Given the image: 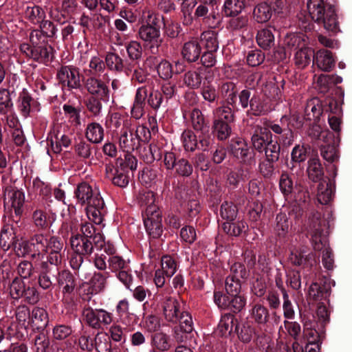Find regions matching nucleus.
I'll use <instances>...</instances> for the list:
<instances>
[{
  "instance_id": "de8ad7c7",
  "label": "nucleus",
  "mask_w": 352,
  "mask_h": 352,
  "mask_svg": "<svg viewBox=\"0 0 352 352\" xmlns=\"http://www.w3.org/2000/svg\"><path fill=\"white\" fill-rule=\"evenodd\" d=\"M305 111L309 120L318 119L322 113L319 100L316 98L309 100L307 103Z\"/></svg>"
},
{
  "instance_id": "4468645a",
  "label": "nucleus",
  "mask_w": 352,
  "mask_h": 352,
  "mask_svg": "<svg viewBox=\"0 0 352 352\" xmlns=\"http://www.w3.org/2000/svg\"><path fill=\"white\" fill-rule=\"evenodd\" d=\"M25 194L17 189H12L7 192L5 197V206L14 210L16 217H21L23 212Z\"/></svg>"
},
{
  "instance_id": "f3484780",
  "label": "nucleus",
  "mask_w": 352,
  "mask_h": 352,
  "mask_svg": "<svg viewBox=\"0 0 352 352\" xmlns=\"http://www.w3.org/2000/svg\"><path fill=\"white\" fill-rule=\"evenodd\" d=\"M70 244L74 252L85 256L91 255L95 248L92 240L86 237H82L81 234L78 233L72 236Z\"/></svg>"
},
{
  "instance_id": "a19ab883",
  "label": "nucleus",
  "mask_w": 352,
  "mask_h": 352,
  "mask_svg": "<svg viewBox=\"0 0 352 352\" xmlns=\"http://www.w3.org/2000/svg\"><path fill=\"white\" fill-rule=\"evenodd\" d=\"M25 17L32 23L38 24L45 19V12L38 6H28L25 10Z\"/></svg>"
},
{
  "instance_id": "338daca9",
  "label": "nucleus",
  "mask_w": 352,
  "mask_h": 352,
  "mask_svg": "<svg viewBox=\"0 0 352 352\" xmlns=\"http://www.w3.org/2000/svg\"><path fill=\"white\" fill-rule=\"evenodd\" d=\"M103 100L98 97L90 96L85 102L88 111L96 117L100 116L102 113Z\"/></svg>"
},
{
  "instance_id": "393cba45",
  "label": "nucleus",
  "mask_w": 352,
  "mask_h": 352,
  "mask_svg": "<svg viewBox=\"0 0 352 352\" xmlns=\"http://www.w3.org/2000/svg\"><path fill=\"white\" fill-rule=\"evenodd\" d=\"M35 102L28 91L23 89L17 99V108L23 117L28 118L34 111Z\"/></svg>"
},
{
  "instance_id": "69168bd1",
  "label": "nucleus",
  "mask_w": 352,
  "mask_h": 352,
  "mask_svg": "<svg viewBox=\"0 0 352 352\" xmlns=\"http://www.w3.org/2000/svg\"><path fill=\"white\" fill-rule=\"evenodd\" d=\"M246 304L245 298L241 294L230 295L228 309L234 313L241 311Z\"/></svg>"
},
{
  "instance_id": "f704fd0d",
  "label": "nucleus",
  "mask_w": 352,
  "mask_h": 352,
  "mask_svg": "<svg viewBox=\"0 0 352 352\" xmlns=\"http://www.w3.org/2000/svg\"><path fill=\"white\" fill-rule=\"evenodd\" d=\"M307 173L309 179L314 182H317L322 178L324 173L318 157H313L308 161Z\"/></svg>"
},
{
  "instance_id": "3c124183",
  "label": "nucleus",
  "mask_w": 352,
  "mask_h": 352,
  "mask_svg": "<svg viewBox=\"0 0 352 352\" xmlns=\"http://www.w3.org/2000/svg\"><path fill=\"white\" fill-rule=\"evenodd\" d=\"M290 228L288 218L286 214L279 213L276 217L275 233L280 237H284Z\"/></svg>"
},
{
  "instance_id": "09e8293b",
  "label": "nucleus",
  "mask_w": 352,
  "mask_h": 352,
  "mask_svg": "<svg viewBox=\"0 0 352 352\" xmlns=\"http://www.w3.org/2000/svg\"><path fill=\"white\" fill-rule=\"evenodd\" d=\"M332 141V139L329 140V142H324L325 144H322L320 148L321 156L329 162H333L339 157L337 148L331 144Z\"/></svg>"
},
{
  "instance_id": "49530a36",
  "label": "nucleus",
  "mask_w": 352,
  "mask_h": 352,
  "mask_svg": "<svg viewBox=\"0 0 352 352\" xmlns=\"http://www.w3.org/2000/svg\"><path fill=\"white\" fill-rule=\"evenodd\" d=\"M151 345L153 348V352H156L155 349L160 351H166L170 347L168 337L164 333H155L152 336Z\"/></svg>"
},
{
  "instance_id": "0eeeda50",
  "label": "nucleus",
  "mask_w": 352,
  "mask_h": 352,
  "mask_svg": "<svg viewBox=\"0 0 352 352\" xmlns=\"http://www.w3.org/2000/svg\"><path fill=\"white\" fill-rule=\"evenodd\" d=\"M56 77L60 84L69 89H79L81 87L78 69L74 66H61L57 70Z\"/></svg>"
},
{
  "instance_id": "6e6d98bb",
  "label": "nucleus",
  "mask_w": 352,
  "mask_h": 352,
  "mask_svg": "<svg viewBox=\"0 0 352 352\" xmlns=\"http://www.w3.org/2000/svg\"><path fill=\"white\" fill-rule=\"evenodd\" d=\"M220 91L228 104L232 105L235 102L237 89L234 83L232 82L223 83L221 87Z\"/></svg>"
},
{
  "instance_id": "cd10ccee",
  "label": "nucleus",
  "mask_w": 352,
  "mask_h": 352,
  "mask_svg": "<svg viewBox=\"0 0 352 352\" xmlns=\"http://www.w3.org/2000/svg\"><path fill=\"white\" fill-rule=\"evenodd\" d=\"M274 29L267 27L259 30L256 34V42L263 50H269L274 45L275 38L274 35Z\"/></svg>"
},
{
  "instance_id": "5fc2aeb1",
  "label": "nucleus",
  "mask_w": 352,
  "mask_h": 352,
  "mask_svg": "<svg viewBox=\"0 0 352 352\" xmlns=\"http://www.w3.org/2000/svg\"><path fill=\"white\" fill-rule=\"evenodd\" d=\"M232 152L236 157L245 161L250 153V148L244 140H239L232 144Z\"/></svg>"
},
{
  "instance_id": "ea45409f",
  "label": "nucleus",
  "mask_w": 352,
  "mask_h": 352,
  "mask_svg": "<svg viewBox=\"0 0 352 352\" xmlns=\"http://www.w3.org/2000/svg\"><path fill=\"white\" fill-rule=\"evenodd\" d=\"M107 277L100 272H94L89 280L91 293L98 294L102 292L107 285Z\"/></svg>"
},
{
  "instance_id": "72a5a7b5",
  "label": "nucleus",
  "mask_w": 352,
  "mask_h": 352,
  "mask_svg": "<svg viewBox=\"0 0 352 352\" xmlns=\"http://www.w3.org/2000/svg\"><path fill=\"white\" fill-rule=\"evenodd\" d=\"M48 323L47 311L41 307H34L32 311L31 324L38 330L44 329Z\"/></svg>"
},
{
  "instance_id": "423d86ee",
  "label": "nucleus",
  "mask_w": 352,
  "mask_h": 352,
  "mask_svg": "<svg viewBox=\"0 0 352 352\" xmlns=\"http://www.w3.org/2000/svg\"><path fill=\"white\" fill-rule=\"evenodd\" d=\"M144 223L147 233L151 237L156 239L162 235L163 230L161 213L159 210H156L155 207L146 208Z\"/></svg>"
},
{
  "instance_id": "7c9ffc66",
  "label": "nucleus",
  "mask_w": 352,
  "mask_h": 352,
  "mask_svg": "<svg viewBox=\"0 0 352 352\" xmlns=\"http://www.w3.org/2000/svg\"><path fill=\"white\" fill-rule=\"evenodd\" d=\"M314 50L307 45L298 50L294 54L295 64L301 69L306 67L313 60Z\"/></svg>"
},
{
  "instance_id": "8fccbe9b",
  "label": "nucleus",
  "mask_w": 352,
  "mask_h": 352,
  "mask_svg": "<svg viewBox=\"0 0 352 352\" xmlns=\"http://www.w3.org/2000/svg\"><path fill=\"white\" fill-rule=\"evenodd\" d=\"M129 302L125 299L119 301L118 304L116 306V310L118 313L120 315V316H122L124 314L126 315V317L122 318V320L124 324H126L127 327L130 328L129 330H131L133 329V326L135 324V322H131V320L133 318H135V316L133 314H129Z\"/></svg>"
},
{
  "instance_id": "f8f14e48",
  "label": "nucleus",
  "mask_w": 352,
  "mask_h": 352,
  "mask_svg": "<svg viewBox=\"0 0 352 352\" xmlns=\"http://www.w3.org/2000/svg\"><path fill=\"white\" fill-rule=\"evenodd\" d=\"M179 326L173 329V337L177 342H184L193 330V322L188 312L182 311L179 316Z\"/></svg>"
},
{
  "instance_id": "bb28decb",
  "label": "nucleus",
  "mask_w": 352,
  "mask_h": 352,
  "mask_svg": "<svg viewBox=\"0 0 352 352\" xmlns=\"http://www.w3.org/2000/svg\"><path fill=\"white\" fill-rule=\"evenodd\" d=\"M201 47L197 41L186 42L182 50L183 58L188 63H195L200 58Z\"/></svg>"
},
{
  "instance_id": "9d476101",
  "label": "nucleus",
  "mask_w": 352,
  "mask_h": 352,
  "mask_svg": "<svg viewBox=\"0 0 352 352\" xmlns=\"http://www.w3.org/2000/svg\"><path fill=\"white\" fill-rule=\"evenodd\" d=\"M333 286H335V282L328 278H322L319 283H312L309 288V300L313 301L326 300L329 296Z\"/></svg>"
},
{
  "instance_id": "f03ea898",
  "label": "nucleus",
  "mask_w": 352,
  "mask_h": 352,
  "mask_svg": "<svg viewBox=\"0 0 352 352\" xmlns=\"http://www.w3.org/2000/svg\"><path fill=\"white\" fill-rule=\"evenodd\" d=\"M309 232L314 249L316 251L323 250L322 262L324 267L327 270H332L333 267L332 252L328 247H326V238L322 234L321 222L318 218L310 224Z\"/></svg>"
},
{
  "instance_id": "a18cd8bd",
  "label": "nucleus",
  "mask_w": 352,
  "mask_h": 352,
  "mask_svg": "<svg viewBox=\"0 0 352 352\" xmlns=\"http://www.w3.org/2000/svg\"><path fill=\"white\" fill-rule=\"evenodd\" d=\"M14 109V104L10 92L7 89H0V113L9 114Z\"/></svg>"
},
{
  "instance_id": "c756f323",
  "label": "nucleus",
  "mask_w": 352,
  "mask_h": 352,
  "mask_svg": "<svg viewBox=\"0 0 352 352\" xmlns=\"http://www.w3.org/2000/svg\"><path fill=\"white\" fill-rule=\"evenodd\" d=\"M249 313L251 320L258 324H265L268 322L269 311L261 304H254Z\"/></svg>"
},
{
  "instance_id": "9b49d317",
  "label": "nucleus",
  "mask_w": 352,
  "mask_h": 352,
  "mask_svg": "<svg viewBox=\"0 0 352 352\" xmlns=\"http://www.w3.org/2000/svg\"><path fill=\"white\" fill-rule=\"evenodd\" d=\"M118 135L119 146L124 152L131 153L140 146L138 138L135 136L131 124H126L125 127L121 128Z\"/></svg>"
},
{
  "instance_id": "412c9836",
  "label": "nucleus",
  "mask_w": 352,
  "mask_h": 352,
  "mask_svg": "<svg viewBox=\"0 0 352 352\" xmlns=\"http://www.w3.org/2000/svg\"><path fill=\"white\" fill-rule=\"evenodd\" d=\"M148 89L146 86L139 87L136 90L131 114L136 120L141 118L144 114L145 100L147 98Z\"/></svg>"
},
{
  "instance_id": "473e14b6",
  "label": "nucleus",
  "mask_w": 352,
  "mask_h": 352,
  "mask_svg": "<svg viewBox=\"0 0 352 352\" xmlns=\"http://www.w3.org/2000/svg\"><path fill=\"white\" fill-rule=\"evenodd\" d=\"M85 135L89 142L95 144L100 143L104 135V129L99 123L91 122L87 126Z\"/></svg>"
},
{
  "instance_id": "6e6552de",
  "label": "nucleus",
  "mask_w": 352,
  "mask_h": 352,
  "mask_svg": "<svg viewBox=\"0 0 352 352\" xmlns=\"http://www.w3.org/2000/svg\"><path fill=\"white\" fill-rule=\"evenodd\" d=\"M162 314L168 322L177 324L182 314L181 304L178 300L170 296L160 298Z\"/></svg>"
},
{
  "instance_id": "e433bc0d",
  "label": "nucleus",
  "mask_w": 352,
  "mask_h": 352,
  "mask_svg": "<svg viewBox=\"0 0 352 352\" xmlns=\"http://www.w3.org/2000/svg\"><path fill=\"white\" fill-rule=\"evenodd\" d=\"M333 190L332 184L324 181L319 183L318 186L317 199L321 204H329L333 197Z\"/></svg>"
},
{
  "instance_id": "c03bdc74",
  "label": "nucleus",
  "mask_w": 352,
  "mask_h": 352,
  "mask_svg": "<svg viewBox=\"0 0 352 352\" xmlns=\"http://www.w3.org/2000/svg\"><path fill=\"white\" fill-rule=\"evenodd\" d=\"M15 235L12 228L4 226L0 232V246L8 250L11 246L15 245Z\"/></svg>"
},
{
  "instance_id": "2eb2a0df",
  "label": "nucleus",
  "mask_w": 352,
  "mask_h": 352,
  "mask_svg": "<svg viewBox=\"0 0 352 352\" xmlns=\"http://www.w3.org/2000/svg\"><path fill=\"white\" fill-rule=\"evenodd\" d=\"M64 249V242L56 236L47 239L45 253H48V261L54 265H58L62 261V252Z\"/></svg>"
},
{
  "instance_id": "4be33fe9",
  "label": "nucleus",
  "mask_w": 352,
  "mask_h": 352,
  "mask_svg": "<svg viewBox=\"0 0 352 352\" xmlns=\"http://www.w3.org/2000/svg\"><path fill=\"white\" fill-rule=\"evenodd\" d=\"M183 116L185 118L188 116L190 124L195 131H201V133L209 132L208 122L206 120L200 109L194 108L189 111L188 114L185 112L183 113Z\"/></svg>"
},
{
  "instance_id": "603ef678",
  "label": "nucleus",
  "mask_w": 352,
  "mask_h": 352,
  "mask_svg": "<svg viewBox=\"0 0 352 352\" xmlns=\"http://www.w3.org/2000/svg\"><path fill=\"white\" fill-rule=\"evenodd\" d=\"M94 244L97 250H104V252L110 256H114L116 253L114 245L109 242H106L104 236L100 232L94 236Z\"/></svg>"
},
{
  "instance_id": "dca6fc26",
  "label": "nucleus",
  "mask_w": 352,
  "mask_h": 352,
  "mask_svg": "<svg viewBox=\"0 0 352 352\" xmlns=\"http://www.w3.org/2000/svg\"><path fill=\"white\" fill-rule=\"evenodd\" d=\"M57 282L59 287L62 289L63 298L67 299L74 293L76 287V280L69 270H63L58 272Z\"/></svg>"
},
{
  "instance_id": "0e129e2a",
  "label": "nucleus",
  "mask_w": 352,
  "mask_h": 352,
  "mask_svg": "<svg viewBox=\"0 0 352 352\" xmlns=\"http://www.w3.org/2000/svg\"><path fill=\"white\" fill-rule=\"evenodd\" d=\"M126 50L129 58L132 60H138L142 55V47L140 42L131 41L126 44Z\"/></svg>"
},
{
  "instance_id": "052dcab7",
  "label": "nucleus",
  "mask_w": 352,
  "mask_h": 352,
  "mask_svg": "<svg viewBox=\"0 0 352 352\" xmlns=\"http://www.w3.org/2000/svg\"><path fill=\"white\" fill-rule=\"evenodd\" d=\"M237 214V209L232 202L225 201L220 209V215L226 221H234Z\"/></svg>"
},
{
  "instance_id": "680f3d73",
  "label": "nucleus",
  "mask_w": 352,
  "mask_h": 352,
  "mask_svg": "<svg viewBox=\"0 0 352 352\" xmlns=\"http://www.w3.org/2000/svg\"><path fill=\"white\" fill-rule=\"evenodd\" d=\"M280 146L277 141L271 140L267 144L265 151L266 159L271 162H277L279 159Z\"/></svg>"
},
{
  "instance_id": "a878e982",
  "label": "nucleus",
  "mask_w": 352,
  "mask_h": 352,
  "mask_svg": "<svg viewBox=\"0 0 352 352\" xmlns=\"http://www.w3.org/2000/svg\"><path fill=\"white\" fill-rule=\"evenodd\" d=\"M272 134L266 128H259L252 136V146L259 153L263 152L267 144L271 140Z\"/></svg>"
},
{
  "instance_id": "7ed1b4c3",
  "label": "nucleus",
  "mask_w": 352,
  "mask_h": 352,
  "mask_svg": "<svg viewBox=\"0 0 352 352\" xmlns=\"http://www.w3.org/2000/svg\"><path fill=\"white\" fill-rule=\"evenodd\" d=\"M212 129L220 140H226L231 134L229 123L234 120L231 108L222 106L213 111Z\"/></svg>"
},
{
  "instance_id": "39448f33",
  "label": "nucleus",
  "mask_w": 352,
  "mask_h": 352,
  "mask_svg": "<svg viewBox=\"0 0 352 352\" xmlns=\"http://www.w3.org/2000/svg\"><path fill=\"white\" fill-rule=\"evenodd\" d=\"M138 36L149 47L152 52L157 51L163 41L158 25H140Z\"/></svg>"
},
{
  "instance_id": "c85d7f7f",
  "label": "nucleus",
  "mask_w": 352,
  "mask_h": 352,
  "mask_svg": "<svg viewBox=\"0 0 352 352\" xmlns=\"http://www.w3.org/2000/svg\"><path fill=\"white\" fill-rule=\"evenodd\" d=\"M285 49L290 51H297L308 45V38L302 34H290L284 40Z\"/></svg>"
},
{
  "instance_id": "864d4df0",
  "label": "nucleus",
  "mask_w": 352,
  "mask_h": 352,
  "mask_svg": "<svg viewBox=\"0 0 352 352\" xmlns=\"http://www.w3.org/2000/svg\"><path fill=\"white\" fill-rule=\"evenodd\" d=\"M47 239L43 234H35L30 241V250L40 254H45Z\"/></svg>"
},
{
  "instance_id": "6ab92c4d",
  "label": "nucleus",
  "mask_w": 352,
  "mask_h": 352,
  "mask_svg": "<svg viewBox=\"0 0 352 352\" xmlns=\"http://www.w3.org/2000/svg\"><path fill=\"white\" fill-rule=\"evenodd\" d=\"M313 62L323 72L331 71L336 64L332 52L327 50H320L314 54Z\"/></svg>"
},
{
  "instance_id": "774afa93",
  "label": "nucleus",
  "mask_w": 352,
  "mask_h": 352,
  "mask_svg": "<svg viewBox=\"0 0 352 352\" xmlns=\"http://www.w3.org/2000/svg\"><path fill=\"white\" fill-rule=\"evenodd\" d=\"M129 173L127 170L116 166V174L112 177L113 184L120 188L126 187L129 182L130 176Z\"/></svg>"
},
{
  "instance_id": "37998d69",
  "label": "nucleus",
  "mask_w": 352,
  "mask_h": 352,
  "mask_svg": "<svg viewBox=\"0 0 352 352\" xmlns=\"http://www.w3.org/2000/svg\"><path fill=\"white\" fill-rule=\"evenodd\" d=\"M28 58L40 63H47L50 60V52L45 46H32Z\"/></svg>"
},
{
  "instance_id": "5701e85b",
  "label": "nucleus",
  "mask_w": 352,
  "mask_h": 352,
  "mask_svg": "<svg viewBox=\"0 0 352 352\" xmlns=\"http://www.w3.org/2000/svg\"><path fill=\"white\" fill-rule=\"evenodd\" d=\"M104 206L103 199L96 197L86 208L88 219L96 224H100L104 212Z\"/></svg>"
},
{
  "instance_id": "13d9d810",
  "label": "nucleus",
  "mask_w": 352,
  "mask_h": 352,
  "mask_svg": "<svg viewBox=\"0 0 352 352\" xmlns=\"http://www.w3.org/2000/svg\"><path fill=\"white\" fill-rule=\"evenodd\" d=\"M176 261L170 256H164L161 259V270L165 273L167 278L172 277L177 271Z\"/></svg>"
},
{
  "instance_id": "aec40b11",
  "label": "nucleus",
  "mask_w": 352,
  "mask_h": 352,
  "mask_svg": "<svg viewBox=\"0 0 352 352\" xmlns=\"http://www.w3.org/2000/svg\"><path fill=\"white\" fill-rule=\"evenodd\" d=\"M75 195L81 204L89 205L96 197L102 199L97 189H93L91 186L86 183L79 184L75 190Z\"/></svg>"
},
{
  "instance_id": "ddd939ff",
  "label": "nucleus",
  "mask_w": 352,
  "mask_h": 352,
  "mask_svg": "<svg viewBox=\"0 0 352 352\" xmlns=\"http://www.w3.org/2000/svg\"><path fill=\"white\" fill-rule=\"evenodd\" d=\"M105 63L108 69L116 72H124L129 76L133 70V63L122 58L118 54L109 52L105 56Z\"/></svg>"
},
{
  "instance_id": "2f4dec72",
  "label": "nucleus",
  "mask_w": 352,
  "mask_h": 352,
  "mask_svg": "<svg viewBox=\"0 0 352 352\" xmlns=\"http://www.w3.org/2000/svg\"><path fill=\"white\" fill-rule=\"evenodd\" d=\"M126 124H130V123L128 120H124L120 113H111L107 116L105 121L106 126L111 131L116 133L117 135L120 133L121 128L125 127Z\"/></svg>"
},
{
  "instance_id": "79ce46f5",
  "label": "nucleus",
  "mask_w": 352,
  "mask_h": 352,
  "mask_svg": "<svg viewBox=\"0 0 352 352\" xmlns=\"http://www.w3.org/2000/svg\"><path fill=\"white\" fill-rule=\"evenodd\" d=\"M243 8V0H226L223 5V11L227 16H235L241 13Z\"/></svg>"
},
{
  "instance_id": "c9c22d12",
  "label": "nucleus",
  "mask_w": 352,
  "mask_h": 352,
  "mask_svg": "<svg viewBox=\"0 0 352 352\" xmlns=\"http://www.w3.org/2000/svg\"><path fill=\"white\" fill-rule=\"evenodd\" d=\"M272 15V10L270 6L265 3H258L253 10V17L258 23L268 21Z\"/></svg>"
},
{
  "instance_id": "20e7f679",
  "label": "nucleus",
  "mask_w": 352,
  "mask_h": 352,
  "mask_svg": "<svg viewBox=\"0 0 352 352\" xmlns=\"http://www.w3.org/2000/svg\"><path fill=\"white\" fill-rule=\"evenodd\" d=\"M82 314L86 324L95 329L108 327L113 322V314L103 309L85 307Z\"/></svg>"
},
{
  "instance_id": "e2e57ef3",
  "label": "nucleus",
  "mask_w": 352,
  "mask_h": 352,
  "mask_svg": "<svg viewBox=\"0 0 352 352\" xmlns=\"http://www.w3.org/2000/svg\"><path fill=\"white\" fill-rule=\"evenodd\" d=\"M181 140L186 151H193L197 146L196 135L191 130L184 131L182 134Z\"/></svg>"
},
{
  "instance_id": "1a4fd4ad",
  "label": "nucleus",
  "mask_w": 352,
  "mask_h": 352,
  "mask_svg": "<svg viewBox=\"0 0 352 352\" xmlns=\"http://www.w3.org/2000/svg\"><path fill=\"white\" fill-rule=\"evenodd\" d=\"M85 87L90 96L98 97L104 102H107L110 98V89L107 82L96 76L88 78L85 82Z\"/></svg>"
},
{
  "instance_id": "bf43d9fd",
  "label": "nucleus",
  "mask_w": 352,
  "mask_h": 352,
  "mask_svg": "<svg viewBox=\"0 0 352 352\" xmlns=\"http://www.w3.org/2000/svg\"><path fill=\"white\" fill-rule=\"evenodd\" d=\"M233 316L226 314L221 317L217 327V333L221 336L230 334L232 331Z\"/></svg>"
},
{
  "instance_id": "f257e3e1",
  "label": "nucleus",
  "mask_w": 352,
  "mask_h": 352,
  "mask_svg": "<svg viewBox=\"0 0 352 352\" xmlns=\"http://www.w3.org/2000/svg\"><path fill=\"white\" fill-rule=\"evenodd\" d=\"M311 19L333 33L340 32L339 21L334 6L324 0H309L307 4Z\"/></svg>"
},
{
  "instance_id": "4d7b16f0",
  "label": "nucleus",
  "mask_w": 352,
  "mask_h": 352,
  "mask_svg": "<svg viewBox=\"0 0 352 352\" xmlns=\"http://www.w3.org/2000/svg\"><path fill=\"white\" fill-rule=\"evenodd\" d=\"M314 327V322L306 320L304 322L303 334L308 343H319L320 342V335Z\"/></svg>"
},
{
  "instance_id": "a211bd4d",
  "label": "nucleus",
  "mask_w": 352,
  "mask_h": 352,
  "mask_svg": "<svg viewBox=\"0 0 352 352\" xmlns=\"http://www.w3.org/2000/svg\"><path fill=\"white\" fill-rule=\"evenodd\" d=\"M288 117L284 116L280 119L281 126L279 124L271 123L268 127L274 133L280 135L279 138L280 141H282L283 145L290 146L294 142L293 132L291 129L285 128V126H287Z\"/></svg>"
},
{
  "instance_id": "4c0bfd02",
  "label": "nucleus",
  "mask_w": 352,
  "mask_h": 352,
  "mask_svg": "<svg viewBox=\"0 0 352 352\" xmlns=\"http://www.w3.org/2000/svg\"><path fill=\"white\" fill-rule=\"evenodd\" d=\"M217 34V32L214 30L206 31L201 34V41L207 50L217 52L218 50Z\"/></svg>"
},
{
  "instance_id": "b1692460",
  "label": "nucleus",
  "mask_w": 352,
  "mask_h": 352,
  "mask_svg": "<svg viewBox=\"0 0 352 352\" xmlns=\"http://www.w3.org/2000/svg\"><path fill=\"white\" fill-rule=\"evenodd\" d=\"M289 260L292 264L297 266L304 265L312 266L316 263L314 254L312 252L307 253L305 248L292 250L289 256Z\"/></svg>"
},
{
  "instance_id": "58836bf2",
  "label": "nucleus",
  "mask_w": 352,
  "mask_h": 352,
  "mask_svg": "<svg viewBox=\"0 0 352 352\" xmlns=\"http://www.w3.org/2000/svg\"><path fill=\"white\" fill-rule=\"evenodd\" d=\"M247 224L243 221H226L222 224V228L225 232L230 236H239L242 232H245Z\"/></svg>"
}]
</instances>
